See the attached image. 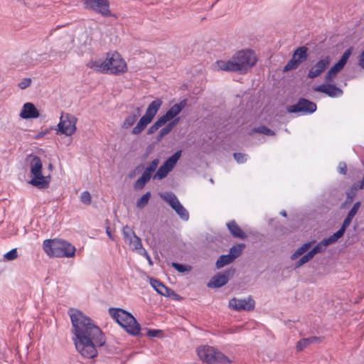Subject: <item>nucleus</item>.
<instances>
[{"instance_id":"obj_36","label":"nucleus","mask_w":364,"mask_h":364,"mask_svg":"<svg viewBox=\"0 0 364 364\" xmlns=\"http://www.w3.org/2000/svg\"><path fill=\"white\" fill-rule=\"evenodd\" d=\"M131 247L134 250H139L143 249L142 243L140 237L135 235L129 242H128Z\"/></svg>"},{"instance_id":"obj_61","label":"nucleus","mask_w":364,"mask_h":364,"mask_svg":"<svg viewBox=\"0 0 364 364\" xmlns=\"http://www.w3.org/2000/svg\"><path fill=\"white\" fill-rule=\"evenodd\" d=\"M358 65L364 70V61L361 63H358Z\"/></svg>"},{"instance_id":"obj_51","label":"nucleus","mask_w":364,"mask_h":364,"mask_svg":"<svg viewBox=\"0 0 364 364\" xmlns=\"http://www.w3.org/2000/svg\"><path fill=\"white\" fill-rule=\"evenodd\" d=\"M353 196H350L349 193L347 196L346 201L341 205V208H346V205L350 203L353 201Z\"/></svg>"},{"instance_id":"obj_63","label":"nucleus","mask_w":364,"mask_h":364,"mask_svg":"<svg viewBox=\"0 0 364 364\" xmlns=\"http://www.w3.org/2000/svg\"><path fill=\"white\" fill-rule=\"evenodd\" d=\"M210 181L211 183H213V180L212 178Z\"/></svg>"},{"instance_id":"obj_4","label":"nucleus","mask_w":364,"mask_h":364,"mask_svg":"<svg viewBox=\"0 0 364 364\" xmlns=\"http://www.w3.org/2000/svg\"><path fill=\"white\" fill-rule=\"evenodd\" d=\"M109 314L130 335L140 334V324L132 314L120 308H110Z\"/></svg>"},{"instance_id":"obj_24","label":"nucleus","mask_w":364,"mask_h":364,"mask_svg":"<svg viewBox=\"0 0 364 364\" xmlns=\"http://www.w3.org/2000/svg\"><path fill=\"white\" fill-rule=\"evenodd\" d=\"M322 340L323 338L318 336H311L309 338H302L296 343V350L301 351L307 346H309L310 344L314 343H321Z\"/></svg>"},{"instance_id":"obj_17","label":"nucleus","mask_w":364,"mask_h":364,"mask_svg":"<svg viewBox=\"0 0 364 364\" xmlns=\"http://www.w3.org/2000/svg\"><path fill=\"white\" fill-rule=\"evenodd\" d=\"M235 269H228L223 272H218L209 281L207 286L209 288H220L225 285L233 274Z\"/></svg>"},{"instance_id":"obj_9","label":"nucleus","mask_w":364,"mask_h":364,"mask_svg":"<svg viewBox=\"0 0 364 364\" xmlns=\"http://www.w3.org/2000/svg\"><path fill=\"white\" fill-rule=\"evenodd\" d=\"M181 150L176 151L172 156L168 157L164 164L159 168L155 174L153 176L154 179L161 180L166 177L170 171H171L178 161L181 156Z\"/></svg>"},{"instance_id":"obj_25","label":"nucleus","mask_w":364,"mask_h":364,"mask_svg":"<svg viewBox=\"0 0 364 364\" xmlns=\"http://www.w3.org/2000/svg\"><path fill=\"white\" fill-rule=\"evenodd\" d=\"M293 56H295L296 60L300 64L305 62L308 58V48L304 46L297 48Z\"/></svg>"},{"instance_id":"obj_27","label":"nucleus","mask_w":364,"mask_h":364,"mask_svg":"<svg viewBox=\"0 0 364 364\" xmlns=\"http://www.w3.org/2000/svg\"><path fill=\"white\" fill-rule=\"evenodd\" d=\"M353 220V218L346 215L344 219L341 228L339 230L333 234L336 240H338L341 237H342L347 229V228L350 225Z\"/></svg>"},{"instance_id":"obj_46","label":"nucleus","mask_w":364,"mask_h":364,"mask_svg":"<svg viewBox=\"0 0 364 364\" xmlns=\"http://www.w3.org/2000/svg\"><path fill=\"white\" fill-rule=\"evenodd\" d=\"M31 84V78H24L19 83H18V87L22 89V90H24L26 88H27L28 87H29Z\"/></svg>"},{"instance_id":"obj_42","label":"nucleus","mask_w":364,"mask_h":364,"mask_svg":"<svg viewBox=\"0 0 364 364\" xmlns=\"http://www.w3.org/2000/svg\"><path fill=\"white\" fill-rule=\"evenodd\" d=\"M360 205L361 203L360 201L355 202L350 210L348 211L347 215L353 218L360 208Z\"/></svg>"},{"instance_id":"obj_33","label":"nucleus","mask_w":364,"mask_h":364,"mask_svg":"<svg viewBox=\"0 0 364 364\" xmlns=\"http://www.w3.org/2000/svg\"><path fill=\"white\" fill-rule=\"evenodd\" d=\"M314 257L313 255L308 252L306 255H303L299 260L294 264V269H298L302 265L310 261Z\"/></svg>"},{"instance_id":"obj_52","label":"nucleus","mask_w":364,"mask_h":364,"mask_svg":"<svg viewBox=\"0 0 364 364\" xmlns=\"http://www.w3.org/2000/svg\"><path fill=\"white\" fill-rule=\"evenodd\" d=\"M179 122L180 117H177V116L170 121V122L174 127L178 124Z\"/></svg>"},{"instance_id":"obj_58","label":"nucleus","mask_w":364,"mask_h":364,"mask_svg":"<svg viewBox=\"0 0 364 364\" xmlns=\"http://www.w3.org/2000/svg\"><path fill=\"white\" fill-rule=\"evenodd\" d=\"M165 136H166L168 134H169L168 131H167V129L165 128V127H163L161 130H160Z\"/></svg>"},{"instance_id":"obj_30","label":"nucleus","mask_w":364,"mask_h":364,"mask_svg":"<svg viewBox=\"0 0 364 364\" xmlns=\"http://www.w3.org/2000/svg\"><path fill=\"white\" fill-rule=\"evenodd\" d=\"M244 247H245L244 244H238L237 245L232 246L230 248L229 255L232 257L233 260H235L237 257H238L241 255Z\"/></svg>"},{"instance_id":"obj_26","label":"nucleus","mask_w":364,"mask_h":364,"mask_svg":"<svg viewBox=\"0 0 364 364\" xmlns=\"http://www.w3.org/2000/svg\"><path fill=\"white\" fill-rule=\"evenodd\" d=\"M90 68L95 70V71L100 73H107L109 70V67L107 64V60L101 61V60H94L91 61L87 65Z\"/></svg>"},{"instance_id":"obj_60","label":"nucleus","mask_w":364,"mask_h":364,"mask_svg":"<svg viewBox=\"0 0 364 364\" xmlns=\"http://www.w3.org/2000/svg\"><path fill=\"white\" fill-rule=\"evenodd\" d=\"M280 214L284 216V217H287V212L285 210H282L280 212Z\"/></svg>"},{"instance_id":"obj_56","label":"nucleus","mask_w":364,"mask_h":364,"mask_svg":"<svg viewBox=\"0 0 364 364\" xmlns=\"http://www.w3.org/2000/svg\"><path fill=\"white\" fill-rule=\"evenodd\" d=\"M165 136V135L161 132L159 131V134H157L156 136V140L158 141H160L162 140V139Z\"/></svg>"},{"instance_id":"obj_38","label":"nucleus","mask_w":364,"mask_h":364,"mask_svg":"<svg viewBox=\"0 0 364 364\" xmlns=\"http://www.w3.org/2000/svg\"><path fill=\"white\" fill-rule=\"evenodd\" d=\"M254 132L259 133V134H264L267 136H273L275 134L274 131H272V129H269L267 127L264 126V125L259 126L257 128H255Z\"/></svg>"},{"instance_id":"obj_23","label":"nucleus","mask_w":364,"mask_h":364,"mask_svg":"<svg viewBox=\"0 0 364 364\" xmlns=\"http://www.w3.org/2000/svg\"><path fill=\"white\" fill-rule=\"evenodd\" d=\"M227 227L233 237L240 238L241 240L247 238V235L246 233L240 228L235 220L228 223Z\"/></svg>"},{"instance_id":"obj_53","label":"nucleus","mask_w":364,"mask_h":364,"mask_svg":"<svg viewBox=\"0 0 364 364\" xmlns=\"http://www.w3.org/2000/svg\"><path fill=\"white\" fill-rule=\"evenodd\" d=\"M168 124H166L165 125V128L167 129V131H168V132L170 133L174 128V127L171 124V123L170 122H168Z\"/></svg>"},{"instance_id":"obj_15","label":"nucleus","mask_w":364,"mask_h":364,"mask_svg":"<svg viewBox=\"0 0 364 364\" xmlns=\"http://www.w3.org/2000/svg\"><path fill=\"white\" fill-rule=\"evenodd\" d=\"M228 306L230 309L237 311H250L255 309V301L250 296L242 299L234 297L229 301Z\"/></svg>"},{"instance_id":"obj_6","label":"nucleus","mask_w":364,"mask_h":364,"mask_svg":"<svg viewBox=\"0 0 364 364\" xmlns=\"http://www.w3.org/2000/svg\"><path fill=\"white\" fill-rule=\"evenodd\" d=\"M196 351L200 359L209 364H229L232 362L222 352L210 346H200Z\"/></svg>"},{"instance_id":"obj_55","label":"nucleus","mask_w":364,"mask_h":364,"mask_svg":"<svg viewBox=\"0 0 364 364\" xmlns=\"http://www.w3.org/2000/svg\"><path fill=\"white\" fill-rule=\"evenodd\" d=\"M165 136V135L161 132L159 131V134H157L156 136V140L158 141H160L162 140V139Z\"/></svg>"},{"instance_id":"obj_44","label":"nucleus","mask_w":364,"mask_h":364,"mask_svg":"<svg viewBox=\"0 0 364 364\" xmlns=\"http://www.w3.org/2000/svg\"><path fill=\"white\" fill-rule=\"evenodd\" d=\"M159 163V160L158 159H154L146 167L145 170L148 171L149 172L153 173L156 169Z\"/></svg>"},{"instance_id":"obj_31","label":"nucleus","mask_w":364,"mask_h":364,"mask_svg":"<svg viewBox=\"0 0 364 364\" xmlns=\"http://www.w3.org/2000/svg\"><path fill=\"white\" fill-rule=\"evenodd\" d=\"M139 117V114H131L130 115L127 116L122 124V127L124 129H128L133 126L134 123L136 122L137 118Z\"/></svg>"},{"instance_id":"obj_22","label":"nucleus","mask_w":364,"mask_h":364,"mask_svg":"<svg viewBox=\"0 0 364 364\" xmlns=\"http://www.w3.org/2000/svg\"><path fill=\"white\" fill-rule=\"evenodd\" d=\"M338 240H336L334 236L332 235L328 238H324L321 241H320L316 245H315L311 250L310 252L313 255L314 257L315 255L321 253L323 252L326 247L328 245L335 243Z\"/></svg>"},{"instance_id":"obj_20","label":"nucleus","mask_w":364,"mask_h":364,"mask_svg":"<svg viewBox=\"0 0 364 364\" xmlns=\"http://www.w3.org/2000/svg\"><path fill=\"white\" fill-rule=\"evenodd\" d=\"M150 284L152 286V287L157 291V293L162 296L169 297L171 295L175 294L173 290L166 287L159 279L151 278Z\"/></svg>"},{"instance_id":"obj_18","label":"nucleus","mask_w":364,"mask_h":364,"mask_svg":"<svg viewBox=\"0 0 364 364\" xmlns=\"http://www.w3.org/2000/svg\"><path fill=\"white\" fill-rule=\"evenodd\" d=\"M314 90L327 95L330 97H341L343 92V90L337 87L335 84L331 82H326L314 87Z\"/></svg>"},{"instance_id":"obj_12","label":"nucleus","mask_w":364,"mask_h":364,"mask_svg":"<svg viewBox=\"0 0 364 364\" xmlns=\"http://www.w3.org/2000/svg\"><path fill=\"white\" fill-rule=\"evenodd\" d=\"M161 198L164 201L169 204L181 220L187 221L189 219V213L188 210L180 203L174 193H168L161 196Z\"/></svg>"},{"instance_id":"obj_62","label":"nucleus","mask_w":364,"mask_h":364,"mask_svg":"<svg viewBox=\"0 0 364 364\" xmlns=\"http://www.w3.org/2000/svg\"><path fill=\"white\" fill-rule=\"evenodd\" d=\"M48 168H49L50 171H52V170H53V165H52L51 164H49V165H48Z\"/></svg>"},{"instance_id":"obj_59","label":"nucleus","mask_w":364,"mask_h":364,"mask_svg":"<svg viewBox=\"0 0 364 364\" xmlns=\"http://www.w3.org/2000/svg\"><path fill=\"white\" fill-rule=\"evenodd\" d=\"M132 114H139V117L140 114H141V109L139 107H137L136 109V112H133Z\"/></svg>"},{"instance_id":"obj_16","label":"nucleus","mask_w":364,"mask_h":364,"mask_svg":"<svg viewBox=\"0 0 364 364\" xmlns=\"http://www.w3.org/2000/svg\"><path fill=\"white\" fill-rule=\"evenodd\" d=\"M331 58L330 55H322L308 72V77L316 78L321 75L330 65Z\"/></svg>"},{"instance_id":"obj_28","label":"nucleus","mask_w":364,"mask_h":364,"mask_svg":"<svg viewBox=\"0 0 364 364\" xmlns=\"http://www.w3.org/2000/svg\"><path fill=\"white\" fill-rule=\"evenodd\" d=\"M314 242L312 241L303 244L291 255V259H296L299 256L302 255L304 252H306L311 247Z\"/></svg>"},{"instance_id":"obj_40","label":"nucleus","mask_w":364,"mask_h":364,"mask_svg":"<svg viewBox=\"0 0 364 364\" xmlns=\"http://www.w3.org/2000/svg\"><path fill=\"white\" fill-rule=\"evenodd\" d=\"M80 201L85 205H90L92 202V198L90 192L87 191H83L80 195Z\"/></svg>"},{"instance_id":"obj_50","label":"nucleus","mask_w":364,"mask_h":364,"mask_svg":"<svg viewBox=\"0 0 364 364\" xmlns=\"http://www.w3.org/2000/svg\"><path fill=\"white\" fill-rule=\"evenodd\" d=\"M151 172H149L148 171L145 170L143 173L141 174V177L143 178L146 181L149 182L151 177Z\"/></svg>"},{"instance_id":"obj_11","label":"nucleus","mask_w":364,"mask_h":364,"mask_svg":"<svg viewBox=\"0 0 364 364\" xmlns=\"http://www.w3.org/2000/svg\"><path fill=\"white\" fill-rule=\"evenodd\" d=\"M76 122L75 117L70 114L63 113L58 124V132L66 136L73 135L76 130Z\"/></svg>"},{"instance_id":"obj_10","label":"nucleus","mask_w":364,"mask_h":364,"mask_svg":"<svg viewBox=\"0 0 364 364\" xmlns=\"http://www.w3.org/2000/svg\"><path fill=\"white\" fill-rule=\"evenodd\" d=\"M353 52V47H350L343 53L339 60L331 67L324 76L326 82H332L337 74L341 71L345 67L348 60L351 55Z\"/></svg>"},{"instance_id":"obj_19","label":"nucleus","mask_w":364,"mask_h":364,"mask_svg":"<svg viewBox=\"0 0 364 364\" xmlns=\"http://www.w3.org/2000/svg\"><path fill=\"white\" fill-rule=\"evenodd\" d=\"M187 105V100H182L180 102L173 105L171 106L166 112L161 116L160 117L163 119V121L166 124L168 122H170L174 117H176L178 114H179L183 108H185Z\"/></svg>"},{"instance_id":"obj_43","label":"nucleus","mask_w":364,"mask_h":364,"mask_svg":"<svg viewBox=\"0 0 364 364\" xmlns=\"http://www.w3.org/2000/svg\"><path fill=\"white\" fill-rule=\"evenodd\" d=\"M172 267H174L178 272L181 273L187 272L190 269V267L177 262H173Z\"/></svg>"},{"instance_id":"obj_3","label":"nucleus","mask_w":364,"mask_h":364,"mask_svg":"<svg viewBox=\"0 0 364 364\" xmlns=\"http://www.w3.org/2000/svg\"><path fill=\"white\" fill-rule=\"evenodd\" d=\"M43 249L48 255L54 257H72L76 251L70 242L60 239L44 240Z\"/></svg>"},{"instance_id":"obj_54","label":"nucleus","mask_w":364,"mask_h":364,"mask_svg":"<svg viewBox=\"0 0 364 364\" xmlns=\"http://www.w3.org/2000/svg\"><path fill=\"white\" fill-rule=\"evenodd\" d=\"M106 233H107V235H108V237H109V239H111L112 240H114V237H113V235H112V232H111V230H110L109 227H107V229H106Z\"/></svg>"},{"instance_id":"obj_1","label":"nucleus","mask_w":364,"mask_h":364,"mask_svg":"<svg viewBox=\"0 0 364 364\" xmlns=\"http://www.w3.org/2000/svg\"><path fill=\"white\" fill-rule=\"evenodd\" d=\"M73 333L75 336L77 350L85 358H93L97 355V348L103 346L106 338L97 324L81 311L69 309Z\"/></svg>"},{"instance_id":"obj_48","label":"nucleus","mask_w":364,"mask_h":364,"mask_svg":"<svg viewBox=\"0 0 364 364\" xmlns=\"http://www.w3.org/2000/svg\"><path fill=\"white\" fill-rule=\"evenodd\" d=\"M338 171L341 174H346L347 166L345 162H340L338 166Z\"/></svg>"},{"instance_id":"obj_35","label":"nucleus","mask_w":364,"mask_h":364,"mask_svg":"<svg viewBox=\"0 0 364 364\" xmlns=\"http://www.w3.org/2000/svg\"><path fill=\"white\" fill-rule=\"evenodd\" d=\"M166 123L163 121L161 117H159L158 119L149 128L147 131V134L151 135L155 133L160 127L165 125Z\"/></svg>"},{"instance_id":"obj_21","label":"nucleus","mask_w":364,"mask_h":364,"mask_svg":"<svg viewBox=\"0 0 364 364\" xmlns=\"http://www.w3.org/2000/svg\"><path fill=\"white\" fill-rule=\"evenodd\" d=\"M39 116V112L35 105L31 102H26L23 105L20 113L23 119H34Z\"/></svg>"},{"instance_id":"obj_34","label":"nucleus","mask_w":364,"mask_h":364,"mask_svg":"<svg viewBox=\"0 0 364 364\" xmlns=\"http://www.w3.org/2000/svg\"><path fill=\"white\" fill-rule=\"evenodd\" d=\"M122 235L125 242H129L135 235L134 231L128 225L123 228Z\"/></svg>"},{"instance_id":"obj_37","label":"nucleus","mask_w":364,"mask_h":364,"mask_svg":"<svg viewBox=\"0 0 364 364\" xmlns=\"http://www.w3.org/2000/svg\"><path fill=\"white\" fill-rule=\"evenodd\" d=\"M300 65L299 63L295 58V56H292L291 59L288 61L286 65L284 67V72H287L291 70L297 68Z\"/></svg>"},{"instance_id":"obj_8","label":"nucleus","mask_w":364,"mask_h":364,"mask_svg":"<svg viewBox=\"0 0 364 364\" xmlns=\"http://www.w3.org/2000/svg\"><path fill=\"white\" fill-rule=\"evenodd\" d=\"M82 4L85 9L99 14L104 17L113 16L109 9L108 0H83Z\"/></svg>"},{"instance_id":"obj_41","label":"nucleus","mask_w":364,"mask_h":364,"mask_svg":"<svg viewBox=\"0 0 364 364\" xmlns=\"http://www.w3.org/2000/svg\"><path fill=\"white\" fill-rule=\"evenodd\" d=\"M233 157L238 164H243L247 161L248 156L243 153H234Z\"/></svg>"},{"instance_id":"obj_13","label":"nucleus","mask_w":364,"mask_h":364,"mask_svg":"<svg viewBox=\"0 0 364 364\" xmlns=\"http://www.w3.org/2000/svg\"><path fill=\"white\" fill-rule=\"evenodd\" d=\"M106 60L111 74L118 75L127 70V64L118 53L108 54Z\"/></svg>"},{"instance_id":"obj_14","label":"nucleus","mask_w":364,"mask_h":364,"mask_svg":"<svg viewBox=\"0 0 364 364\" xmlns=\"http://www.w3.org/2000/svg\"><path fill=\"white\" fill-rule=\"evenodd\" d=\"M316 103L305 98H300L297 103L288 106L287 110L289 113L312 114L316 112Z\"/></svg>"},{"instance_id":"obj_45","label":"nucleus","mask_w":364,"mask_h":364,"mask_svg":"<svg viewBox=\"0 0 364 364\" xmlns=\"http://www.w3.org/2000/svg\"><path fill=\"white\" fill-rule=\"evenodd\" d=\"M146 183L147 181H146V180L141 177H139L134 183V188L136 189H142Z\"/></svg>"},{"instance_id":"obj_29","label":"nucleus","mask_w":364,"mask_h":364,"mask_svg":"<svg viewBox=\"0 0 364 364\" xmlns=\"http://www.w3.org/2000/svg\"><path fill=\"white\" fill-rule=\"evenodd\" d=\"M233 259L232 257L228 255H223L219 257V258L217 259L215 266L217 269H220L223 267L224 266L229 264L233 262Z\"/></svg>"},{"instance_id":"obj_5","label":"nucleus","mask_w":364,"mask_h":364,"mask_svg":"<svg viewBox=\"0 0 364 364\" xmlns=\"http://www.w3.org/2000/svg\"><path fill=\"white\" fill-rule=\"evenodd\" d=\"M30 171L31 179L29 184L38 188V189H45L48 188L50 177L45 176L42 173L43 164L41 159L37 156H33L30 161Z\"/></svg>"},{"instance_id":"obj_7","label":"nucleus","mask_w":364,"mask_h":364,"mask_svg":"<svg viewBox=\"0 0 364 364\" xmlns=\"http://www.w3.org/2000/svg\"><path fill=\"white\" fill-rule=\"evenodd\" d=\"M162 104L163 102L159 98L153 100L149 105L145 114L140 118L136 125L133 128L132 133L135 135L141 133L146 126L151 122Z\"/></svg>"},{"instance_id":"obj_57","label":"nucleus","mask_w":364,"mask_h":364,"mask_svg":"<svg viewBox=\"0 0 364 364\" xmlns=\"http://www.w3.org/2000/svg\"><path fill=\"white\" fill-rule=\"evenodd\" d=\"M359 188L360 189L364 188V175H363V177L361 181L360 182Z\"/></svg>"},{"instance_id":"obj_47","label":"nucleus","mask_w":364,"mask_h":364,"mask_svg":"<svg viewBox=\"0 0 364 364\" xmlns=\"http://www.w3.org/2000/svg\"><path fill=\"white\" fill-rule=\"evenodd\" d=\"M162 333V331L158 329H147V336L149 337H157L159 333Z\"/></svg>"},{"instance_id":"obj_2","label":"nucleus","mask_w":364,"mask_h":364,"mask_svg":"<svg viewBox=\"0 0 364 364\" xmlns=\"http://www.w3.org/2000/svg\"><path fill=\"white\" fill-rule=\"evenodd\" d=\"M256 62L254 53L246 50L238 51L228 60H218L216 66L220 70L245 74L256 64Z\"/></svg>"},{"instance_id":"obj_39","label":"nucleus","mask_w":364,"mask_h":364,"mask_svg":"<svg viewBox=\"0 0 364 364\" xmlns=\"http://www.w3.org/2000/svg\"><path fill=\"white\" fill-rule=\"evenodd\" d=\"M18 257V252L16 248H14L6 252L4 255V259L6 261H12Z\"/></svg>"},{"instance_id":"obj_32","label":"nucleus","mask_w":364,"mask_h":364,"mask_svg":"<svg viewBox=\"0 0 364 364\" xmlns=\"http://www.w3.org/2000/svg\"><path fill=\"white\" fill-rule=\"evenodd\" d=\"M150 198L151 193L148 191L136 200V207L139 209L144 208L148 204Z\"/></svg>"},{"instance_id":"obj_49","label":"nucleus","mask_w":364,"mask_h":364,"mask_svg":"<svg viewBox=\"0 0 364 364\" xmlns=\"http://www.w3.org/2000/svg\"><path fill=\"white\" fill-rule=\"evenodd\" d=\"M139 254L143 255L144 257H145V258H146V259L148 260L149 263L150 264H152L153 262H152V260H151V258L150 257V255H149V253L147 252V251L145 250V249H142L140 252H139Z\"/></svg>"}]
</instances>
